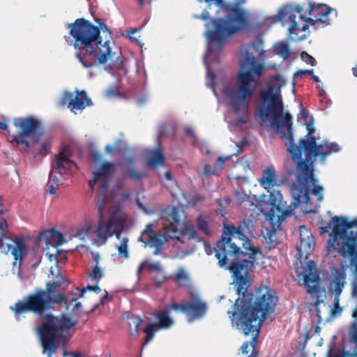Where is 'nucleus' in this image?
I'll return each instance as SVG.
<instances>
[{
  "label": "nucleus",
  "instance_id": "obj_17",
  "mask_svg": "<svg viewBox=\"0 0 357 357\" xmlns=\"http://www.w3.org/2000/svg\"><path fill=\"white\" fill-rule=\"evenodd\" d=\"M91 105V99L84 91H76L75 96L69 91H65L60 100V105L67 106L75 114H77V111L81 112Z\"/></svg>",
  "mask_w": 357,
  "mask_h": 357
},
{
  "label": "nucleus",
  "instance_id": "obj_11",
  "mask_svg": "<svg viewBox=\"0 0 357 357\" xmlns=\"http://www.w3.org/2000/svg\"><path fill=\"white\" fill-rule=\"evenodd\" d=\"M13 122L18 130V135H10L11 141L16 142L17 144L24 145L26 149H29L30 144L26 137L32 136L33 142L36 144L44 133L41 122L33 116L15 118Z\"/></svg>",
  "mask_w": 357,
  "mask_h": 357
},
{
  "label": "nucleus",
  "instance_id": "obj_13",
  "mask_svg": "<svg viewBox=\"0 0 357 357\" xmlns=\"http://www.w3.org/2000/svg\"><path fill=\"white\" fill-rule=\"evenodd\" d=\"M164 215L169 222L165 229L171 231L172 236H175L174 239L184 243L185 239L192 240L198 238L197 231L192 225H185L180 231H178L180 215L178 209L176 206H171L165 209Z\"/></svg>",
  "mask_w": 357,
  "mask_h": 357
},
{
  "label": "nucleus",
  "instance_id": "obj_20",
  "mask_svg": "<svg viewBox=\"0 0 357 357\" xmlns=\"http://www.w3.org/2000/svg\"><path fill=\"white\" fill-rule=\"evenodd\" d=\"M52 168L61 175L66 174L73 167L76 166V163L70 160L68 154V149H63L58 155L54 156L52 162Z\"/></svg>",
  "mask_w": 357,
  "mask_h": 357
},
{
  "label": "nucleus",
  "instance_id": "obj_10",
  "mask_svg": "<svg viewBox=\"0 0 357 357\" xmlns=\"http://www.w3.org/2000/svg\"><path fill=\"white\" fill-rule=\"evenodd\" d=\"M317 266L314 261H309L306 264V268L303 271V285L306 288V291L315 301L311 305L310 311L312 314L318 317L321 321L320 310L319 305L324 303L326 297L325 289L321 287L320 277L316 271Z\"/></svg>",
  "mask_w": 357,
  "mask_h": 357
},
{
  "label": "nucleus",
  "instance_id": "obj_42",
  "mask_svg": "<svg viewBox=\"0 0 357 357\" xmlns=\"http://www.w3.org/2000/svg\"><path fill=\"white\" fill-rule=\"evenodd\" d=\"M66 296L69 298H75V301H73L71 305H70V307L73 304V309H72V311L73 312H75L82 307V303L80 302L77 301L78 297H80L79 296L78 292L73 294L71 296Z\"/></svg>",
  "mask_w": 357,
  "mask_h": 357
},
{
  "label": "nucleus",
  "instance_id": "obj_25",
  "mask_svg": "<svg viewBox=\"0 0 357 357\" xmlns=\"http://www.w3.org/2000/svg\"><path fill=\"white\" fill-rule=\"evenodd\" d=\"M164 162L165 156L160 148L152 150L147 157V164L152 168L163 165Z\"/></svg>",
  "mask_w": 357,
  "mask_h": 357
},
{
  "label": "nucleus",
  "instance_id": "obj_44",
  "mask_svg": "<svg viewBox=\"0 0 357 357\" xmlns=\"http://www.w3.org/2000/svg\"><path fill=\"white\" fill-rule=\"evenodd\" d=\"M333 304L334 308L332 311V314L333 315L340 314L342 311V308L340 306V297H338V296H335Z\"/></svg>",
  "mask_w": 357,
  "mask_h": 357
},
{
  "label": "nucleus",
  "instance_id": "obj_48",
  "mask_svg": "<svg viewBox=\"0 0 357 357\" xmlns=\"http://www.w3.org/2000/svg\"><path fill=\"white\" fill-rule=\"evenodd\" d=\"M291 10L292 14H294V12H295V13L299 14V16H300L301 15L302 11H303V7L301 6H300V5H296L294 8L289 7V6H287L284 9H282V10Z\"/></svg>",
  "mask_w": 357,
  "mask_h": 357
},
{
  "label": "nucleus",
  "instance_id": "obj_3",
  "mask_svg": "<svg viewBox=\"0 0 357 357\" xmlns=\"http://www.w3.org/2000/svg\"><path fill=\"white\" fill-rule=\"evenodd\" d=\"M70 45L77 51L75 56L85 68L109 63L111 69H120L124 62L119 49L114 48L112 33L107 26H99L80 17L68 24Z\"/></svg>",
  "mask_w": 357,
  "mask_h": 357
},
{
  "label": "nucleus",
  "instance_id": "obj_29",
  "mask_svg": "<svg viewBox=\"0 0 357 357\" xmlns=\"http://www.w3.org/2000/svg\"><path fill=\"white\" fill-rule=\"evenodd\" d=\"M345 279L346 275L344 273H337L335 275V278L331 283L335 296H338V297H340L346 283Z\"/></svg>",
  "mask_w": 357,
  "mask_h": 357
},
{
  "label": "nucleus",
  "instance_id": "obj_61",
  "mask_svg": "<svg viewBox=\"0 0 357 357\" xmlns=\"http://www.w3.org/2000/svg\"><path fill=\"white\" fill-rule=\"evenodd\" d=\"M130 197V194L129 192H126L121 195V199L122 200H126L129 199Z\"/></svg>",
  "mask_w": 357,
  "mask_h": 357
},
{
  "label": "nucleus",
  "instance_id": "obj_22",
  "mask_svg": "<svg viewBox=\"0 0 357 357\" xmlns=\"http://www.w3.org/2000/svg\"><path fill=\"white\" fill-rule=\"evenodd\" d=\"M163 226L164 233L163 234H155L151 235L150 238L147 239V243L151 248H154L153 251L154 255H159L162 252V248L165 243L169 241L170 240L174 239L175 236H172L171 231H167Z\"/></svg>",
  "mask_w": 357,
  "mask_h": 357
},
{
  "label": "nucleus",
  "instance_id": "obj_56",
  "mask_svg": "<svg viewBox=\"0 0 357 357\" xmlns=\"http://www.w3.org/2000/svg\"><path fill=\"white\" fill-rule=\"evenodd\" d=\"M198 18H200L203 20H207L210 18V15L208 11L204 10L202 14L197 17Z\"/></svg>",
  "mask_w": 357,
  "mask_h": 357
},
{
  "label": "nucleus",
  "instance_id": "obj_51",
  "mask_svg": "<svg viewBox=\"0 0 357 357\" xmlns=\"http://www.w3.org/2000/svg\"><path fill=\"white\" fill-rule=\"evenodd\" d=\"M91 158L94 162H99L102 160V155L98 151H93L91 153Z\"/></svg>",
  "mask_w": 357,
  "mask_h": 357
},
{
  "label": "nucleus",
  "instance_id": "obj_15",
  "mask_svg": "<svg viewBox=\"0 0 357 357\" xmlns=\"http://www.w3.org/2000/svg\"><path fill=\"white\" fill-rule=\"evenodd\" d=\"M278 17L279 20H282L285 17H287L291 22V26L289 29V36L291 40H298L302 39L301 37L298 36L296 31L301 30L303 31H305L308 29L309 25L314 26L315 25L316 22H318V20H317V17H314L315 19L310 17L307 18L301 15L298 16V17L299 20L302 21V24H300L296 21V15L292 14L291 10H280Z\"/></svg>",
  "mask_w": 357,
  "mask_h": 357
},
{
  "label": "nucleus",
  "instance_id": "obj_33",
  "mask_svg": "<svg viewBox=\"0 0 357 357\" xmlns=\"http://www.w3.org/2000/svg\"><path fill=\"white\" fill-rule=\"evenodd\" d=\"M350 356L347 351L336 349L333 344H331L328 347L327 357H347Z\"/></svg>",
  "mask_w": 357,
  "mask_h": 357
},
{
  "label": "nucleus",
  "instance_id": "obj_63",
  "mask_svg": "<svg viewBox=\"0 0 357 357\" xmlns=\"http://www.w3.org/2000/svg\"><path fill=\"white\" fill-rule=\"evenodd\" d=\"M165 176L167 181H170L172 179V176L170 172H166L165 174Z\"/></svg>",
  "mask_w": 357,
  "mask_h": 357
},
{
  "label": "nucleus",
  "instance_id": "obj_14",
  "mask_svg": "<svg viewBox=\"0 0 357 357\" xmlns=\"http://www.w3.org/2000/svg\"><path fill=\"white\" fill-rule=\"evenodd\" d=\"M123 228V220L116 216L111 217L105 222H100L96 229L100 244H105L113 235H115L117 239H120Z\"/></svg>",
  "mask_w": 357,
  "mask_h": 357
},
{
  "label": "nucleus",
  "instance_id": "obj_30",
  "mask_svg": "<svg viewBox=\"0 0 357 357\" xmlns=\"http://www.w3.org/2000/svg\"><path fill=\"white\" fill-rule=\"evenodd\" d=\"M119 240L120 241V244L116 246L118 249V257L128 259L129 257L128 238L120 236V239Z\"/></svg>",
  "mask_w": 357,
  "mask_h": 357
},
{
  "label": "nucleus",
  "instance_id": "obj_57",
  "mask_svg": "<svg viewBox=\"0 0 357 357\" xmlns=\"http://www.w3.org/2000/svg\"><path fill=\"white\" fill-rule=\"evenodd\" d=\"M115 150L116 149L111 145H107L105 146V151L109 154L114 153Z\"/></svg>",
  "mask_w": 357,
  "mask_h": 357
},
{
  "label": "nucleus",
  "instance_id": "obj_5",
  "mask_svg": "<svg viewBox=\"0 0 357 357\" xmlns=\"http://www.w3.org/2000/svg\"><path fill=\"white\" fill-rule=\"evenodd\" d=\"M209 3L214 1L225 11L231 12L224 17L211 20L213 30L207 31L209 40L208 50L213 52L215 48L220 49L225 40L236 33L245 29L249 23V15L247 11L241 6L245 0H198Z\"/></svg>",
  "mask_w": 357,
  "mask_h": 357
},
{
  "label": "nucleus",
  "instance_id": "obj_46",
  "mask_svg": "<svg viewBox=\"0 0 357 357\" xmlns=\"http://www.w3.org/2000/svg\"><path fill=\"white\" fill-rule=\"evenodd\" d=\"M119 93V89L116 86H112L105 91V96L108 98L116 96Z\"/></svg>",
  "mask_w": 357,
  "mask_h": 357
},
{
  "label": "nucleus",
  "instance_id": "obj_24",
  "mask_svg": "<svg viewBox=\"0 0 357 357\" xmlns=\"http://www.w3.org/2000/svg\"><path fill=\"white\" fill-rule=\"evenodd\" d=\"M14 243L15 245H9L8 250L11 251L15 262L21 261L26 255V245L22 238H16Z\"/></svg>",
  "mask_w": 357,
  "mask_h": 357
},
{
  "label": "nucleus",
  "instance_id": "obj_47",
  "mask_svg": "<svg viewBox=\"0 0 357 357\" xmlns=\"http://www.w3.org/2000/svg\"><path fill=\"white\" fill-rule=\"evenodd\" d=\"M147 268L150 272L153 271L160 272V271H162L160 262L150 263L148 264Z\"/></svg>",
  "mask_w": 357,
  "mask_h": 357
},
{
  "label": "nucleus",
  "instance_id": "obj_40",
  "mask_svg": "<svg viewBox=\"0 0 357 357\" xmlns=\"http://www.w3.org/2000/svg\"><path fill=\"white\" fill-rule=\"evenodd\" d=\"M52 144L50 141H45L42 143L40 149L37 152V155L43 156L47 155L51 149Z\"/></svg>",
  "mask_w": 357,
  "mask_h": 357
},
{
  "label": "nucleus",
  "instance_id": "obj_27",
  "mask_svg": "<svg viewBox=\"0 0 357 357\" xmlns=\"http://www.w3.org/2000/svg\"><path fill=\"white\" fill-rule=\"evenodd\" d=\"M174 282L179 287H186L190 282L189 274L184 268H179L174 277Z\"/></svg>",
  "mask_w": 357,
  "mask_h": 357
},
{
  "label": "nucleus",
  "instance_id": "obj_54",
  "mask_svg": "<svg viewBox=\"0 0 357 357\" xmlns=\"http://www.w3.org/2000/svg\"><path fill=\"white\" fill-rule=\"evenodd\" d=\"M48 181H52V183L55 184L56 187L59 186V179L56 176H54L52 171H51L50 173Z\"/></svg>",
  "mask_w": 357,
  "mask_h": 357
},
{
  "label": "nucleus",
  "instance_id": "obj_43",
  "mask_svg": "<svg viewBox=\"0 0 357 357\" xmlns=\"http://www.w3.org/2000/svg\"><path fill=\"white\" fill-rule=\"evenodd\" d=\"M350 340L357 347V324H352L351 331L349 332Z\"/></svg>",
  "mask_w": 357,
  "mask_h": 357
},
{
  "label": "nucleus",
  "instance_id": "obj_2",
  "mask_svg": "<svg viewBox=\"0 0 357 357\" xmlns=\"http://www.w3.org/2000/svg\"><path fill=\"white\" fill-rule=\"evenodd\" d=\"M260 103L257 111V118L262 122L272 120V126L281 139H285L287 151L291 157L286 159L284 168L289 176L296 172L298 181H314V163L317 157L322 164L326 157L340 151L335 142L323 141L317 144L313 135L314 128L313 123L307 124L308 133L298 142L294 143L292 116L289 112L283 116L284 104L280 89L269 86L259 93Z\"/></svg>",
  "mask_w": 357,
  "mask_h": 357
},
{
  "label": "nucleus",
  "instance_id": "obj_32",
  "mask_svg": "<svg viewBox=\"0 0 357 357\" xmlns=\"http://www.w3.org/2000/svg\"><path fill=\"white\" fill-rule=\"evenodd\" d=\"M9 238L8 225L6 219L0 220V248L3 246V240Z\"/></svg>",
  "mask_w": 357,
  "mask_h": 357
},
{
  "label": "nucleus",
  "instance_id": "obj_41",
  "mask_svg": "<svg viewBox=\"0 0 357 357\" xmlns=\"http://www.w3.org/2000/svg\"><path fill=\"white\" fill-rule=\"evenodd\" d=\"M301 58L306 63L310 64L312 66H315V63H316L315 59L313 56H312L311 55H310L307 52H303L301 54Z\"/></svg>",
  "mask_w": 357,
  "mask_h": 357
},
{
  "label": "nucleus",
  "instance_id": "obj_9",
  "mask_svg": "<svg viewBox=\"0 0 357 357\" xmlns=\"http://www.w3.org/2000/svg\"><path fill=\"white\" fill-rule=\"evenodd\" d=\"M259 183L270 193L268 202L271 207L267 214L268 220L273 225V228L275 225L278 227L286 217L291 214V206H287V202L283 201L280 190H270L276 185L275 172L273 169L268 167L264 171L263 177L259 179Z\"/></svg>",
  "mask_w": 357,
  "mask_h": 357
},
{
  "label": "nucleus",
  "instance_id": "obj_64",
  "mask_svg": "<svg viewBox=\"0 0 357 357\" xmlns=\"http://www.w3.org/2000/svg\"><path fill=\"white\" fill-rule=\"evenodd\" d=\"M185 132L188 135H192L193 134V130L189 128H185Z\"/></svg>",
  "mask_w": 357,
  "mask_h": 357
},
{
  "label": "nucleus",
  "instance_id": "obj_16",
  "mask_svg": "<svg viewBox=\"0 0 357 357\" xmlns=\"http://www.w3.org/2000/svg\"><path fill=\"white\" fill-rule=\"evenodd\" d=\"M169 310L166 308L161 312L153 313V317L158 320L157 322L149 324L143 329V332L146 334L144 342L142 347L148 344L153 338L155 332L160 329L169 328L173 324V319L169 317Z\"/></svg>",
  "mask_w": 357,
  "mask_h": 357
},
{
  "label": "nucleus",
  "instance_id": "obj_37",
  "mask_svg": "<svg viewBox=\"0 0 357 357\" xmlns=\"http://www.w3.org/2000/svg\"><path fill=\"white\" fill-rule=\"evenodd\" d=\"M166 309L169 310V312L172 310H180L186 314V301L181 303H173L170 304L167 307H166Z\"/></svg>",
  "mask_w": 357,
  "mask_h": 357
},
{
  "label": "nucleus",
  "instance_id": "obj_38",
  "mask_svg": "<svg viewBox=\"0 0 357 357\" xmlns=\"http://www.w3.org/2000/svg\"><path fill=\"white\" fill-rule=\"evenodd\" d=\"M167 280V277L163 272L161 271L158 272L157 274L153 278V282L157 286H160Z\"/></svg>",
  "mask_w": 357,
  "mask_h": 357
},
{
  "label": "nucleus",
  "instance_id": "obj_52",
  "mask_svg": "<svg viewBox=\"0 0 357 357\" xmlns=\"http://www.w3.org/2000/svg\"><path fill=\"white\" fill-rule=\"evenodd\" d=\"M313 71H314L313 69H310V70H300L296 71L294 73V77L311 75V74L313 73Z\"/></svg>",
  "mask_w": 357,
  "mask_h": 357
},
{
  "label": "nucleus",
  "instance_id": "obj_28",
  "mask_svg": "<svg viewBox=\"0 0 357 357\" xmlns=\"http://www.w3.org/2000/svg\"><path fill=\"white\" fill-rule=\"evenodd\" d=\"M114 172L115 165L110 162L105 161L94 173L96 174V178L99 179L101 176L110 177Z\"/></svg>",
  "mask_w": 357,
  "mask_h": 357
},
{
  "label": "nucleus",
  "instance_id": "obj_7",
  "mask_svg": "<svg viewBox=\"0 0 357 357\" xmlns=\"http://www.w3.org/2000/svg\"><path fill=\"white\" fill-rule=\"evenodd\" d=\"M332 225L333 228L328 241L329 249L336 250L342 257L349 256L351 264L357 271V231H348L357 227V218L349 221L345 217L334 216L328 222L322 220L319 227L320 234L328 232Z\"/></svg>",
  "mask_w": 357,
  "mask_h": 357
},
{
  "label": "nucleus",
  "instance_id": "obj_53",
  "mask_svg": "<svg viewBox=\"0 0 357 357\" xmlns=\"http://www.w3.org/2000/svg\"><path fill=\"white\" fill-rule=\"evenodd\" d=\"M215 169L214 168H213L209 165H205V166H204V174L205 176H208V175H211V174H215Z\"/></svg>",
  "mask_w": 357,
  "mask_h": 357
},
{
  "label": "nucleus",
  "instance_id": "obj_31",
  "mask_svg": "<svg viewBox=\"0 0 357 357\" xmlns=\"http://www.w3.org/2000/svg\"><path fill=\"white\" fill-rule=\"evenodd\" d=\"M274 52L283 59H287L291 54L288 44L284 43L277 44L274 47Z\"/></svg>",
  "mask_w": 357,
  "mask_h": 357
},
{
  "label": "nucleus",
  "instance_id": "obj_19",
  "mask_svg": "<svg viewBox=\"0 0 357 357\" xmlns=\"http://www.w3.org/2000/svg\"><path fill=\"white\" fill-rule=\"evenodd\" d=\"M123 154L124 156L123 162L130 166V167L123 171V177L135 181H141L145 176V174L142 172L137 171L134 167L136 159L133 155L132 149L125 147L123 149Z\"/></svg>",
  "mask_w": 357,
  "mask_h": 357
},
{
  "label": "nucleus",
  "instance_id": "obj_6",
  "mask_svg": "<svg viewBox=\"0 0 357 357\" xmlns=\"http://www.w3.org/2000/svg\"><path fill=\"white\" fill-rule=\"evenodd\" d=\"M60 287L59 282H48L45 290L41 288L35 289L33 293L24 296L23 300L18 301L14 305L10 306V310L16 317L27 312L41 317L56 304L68 310L75 298H69L66 295L60 293Z\"/></svg>",
  "mask_w": 357,
  "mask_h": 357
},
{
  "label": "nucleus",
  "instance_id": "obj_21",
  "mask_svg": "<svg viewBox=\"0 0 357 357\" xmlns=\"http://www.w3.org/2000/svg\"><path fill=\"white\" fill-rule=\"evenodd\" d=\"M207 308V304L199 296H195L191 301H186V315L191 320L202 318L205 315Z\"/></svg>",
  "mask_w": 357,
  "mask_h": 357
},
{
  "label": "nucleus",
  "instance_id": "obj_55",
  "mask_svg": "<svg viewBox=\"0 0 357 357\" xmlns=\"http://www.w3.org/2000/svg\"><path fill=\"white\" fill-rule=\"evenodd\" d=\"M0 129L3 131H5L7 134L9 135V136L11 135L10 133V130H8L6 121H0Z\"/></svg>",
  "mask_w": 357,
  "mask_h": 357
},
{
  "label": "nucleus",
  "instance_id": "obj_23",
  "mask_svg": "<svg viewBox=\"0 0 357 357\" xmlns=\"http://www.w3.org/2000/svg\"><path fill=\"white\" fill-rule=\"evenodd\" d=\"M331 8L326 4L309 3L308 15L317 17V20L321 23L329 24L328 15Z\"/></svg>",
  "mask_w": 357,
  "mask_h": 357
},
{
  "label": "nucleus",
  "instance_id": "obj_49",
  "mask_svg": "<svg viewBox=\"0 0 357 357\" xmlns=\"http://www.w3.org/2000/svg\"><path fill=\"white\" fill-rule=\"evenodd\" d=\"M155 234L153 231L152 229V225L151 224H149L146 225V229L144 230L142 235L144 237H146L147 239L150 238L151 235H154Z\"/></svg>",
  "mask_w": 357,
  "mask_h": 357
},
{
  "label": "nucleus",
  "instance_id": "obj_60",
  "mask_svg": "<svg viewBox=\"0 0 357 357\" xmlns=\"http://www.w3.org/2000/svg\"><path fill=\"white\" fill-rule=\"evenodd\" d=\"M352 316L354 318V321L353 324H357V307L354 309Z\"/></svg>",
  "mask_w": 357,
  "mask_h": 357
},
{
  "label": "nucleus",
  "instance_id": "obj_18",
  "mask_svg": "<svg viewBox=\"0 0 357 357\" xmlns=\"http://www.w3.org/2000/svg\"><path fill=\"white\" fill-rule=\"evenodd\" d=\"M300 231V242L297 244L296 249L298 255L300 258L305 257V258L310 254L314 249L315 241L314 236L310 231L305 225H301L299 227Z\"/></svg>",
  "mask_w": 357,
  "mask_h": 357
},
{
  "label": "nucleus",
  "instance_id": "obj_39",
  "mask_svg": "<svg viewBox=\"0 0 357 357\" xmlns=\"http://www.w3.org/2000/svg\"><path fill=\"white\" fill-rule=\"evenodd\" d=\"M93 291L94 292L98 294L101 291V289L98 285V283L96 285H88L86 287H83L82 289H77V292L79 293V296L80 297L83 296L84 293L87 291Z\"/></svg>",
  "mask_w": 357,
  "mask_h": 357
},
{
  "label": "nucleus",
  "instance_id": "obj_45",
  "mask_svg": "<svg viewBox=\"0 0 357 357\" xmlns=\"http://www.w3.org/2000/svg\"><path fill=\"white\" fill-rule=\"evenodd\" d=\"M204 200V197L199 193H196L193 195H192L190 198L189 203L195 206L197 203L202 202Z\"/></svg>",
  "mask_w": 357,
  "mask_h": 357
},
{
  "label": "nucleus",
  "instance_id": "obj_59",
  "mask_svg": "<svg viewBox=\"0 0 357 357\" xmlns=\"http://www.w3.org/2000/svg\"><path fill=\"white\" fill-rule=\"evenodd\" d=\"M98 179H96V174L93 172V179L90 181L89 184V186L90 188L93 190L95 184L96 183V182L98 181Z\"/></svg>",
  "mask_w": 357,
  "mask_h": 357
},
{
  "label": "nucleus",
  "instance_id": "obj_8",
  "mask_svg": "<svg viewBox=\"0 0 357 357\" xmlns=\"http://www.w3.org/2000/svg\"><path fill=\"white\" fill-rule=\"evenodd\" d=\"M77 323V319L66 314L55 316L50 313L44 316L37 328L43 354L47 357H52L59 344L73 336L70 331Z\"/></svg>",
  "mask_w": 357,
  "mask_h": 357
},
{
  "label": "nucleus",
  "instance_id": "obj_62",
  "mask_svg": "<svg viewBox=\"0 0 357 357\" xmlns=\"http://www.w3.org/2000/svg\"><path fill=\"white\" fill-rule=\"evenodd\" d=\"M145 262L142 263L137 268V274H140L144 268Z\"/></svg>",
  "mask_w": 357,
  "mask_h": 357
},
{
  "label": "nucleus",
  "instance_id": "obj_26",
  "mask_svg": "<svg viewBox=\"0 0 357 357\" xmlns=\"http://www.w3.org/2000/svg\"><path fill=\"white\" fill-rule=\"evenodd\" d=\"M211 218L208 215H199L197 217V229L206 236H209L212 233L211 229Z\"/></svg>",
  "mask_w": 357,
  "mask_h": 357
},
{
  "label": "nucleus",
  "instance_id": "obj_4",
  "mask_svg": "<svg viewBox=\"0 0 357 357\" xmlns=\"http://www.w3.org/2000/svg\"><path fill=\"white\" fill-rule=\"evenodd\" d=\"M240 54L242 56L239 62L241 69L236 84L222 90L227 106L237 116L238 126L248 123L250 105L266 68L264 63L258 62L255 56H261L264 54L262 38L257 36L250 44L242 46Z\"/></svg>",
  "mask_w": 357,
  "mask_h": 357
},
{
  "label": "nucleus",
  "instance_id": "obj_35",
  "mask_svg": "<svg viewBox=\"0 0 357 357\" xmlns=\"http://www.w3.org/2000/svg\"><path fill=\"white\" fill-rule=\"evenodd\" d=\"M234 195L236 204H242L248 198V195L243 190H236Z\"/></svg>",
  "mask_w": 357,
  "mask_h": 357
},
{
  "label": "nucleus",
  "instance_id": "obj_12",
  "mask_svg": "<svg viewBox=\"0 0 357 357\" xmlns=\"http://www.w3.org/2000/svg\"><path fill=\"white\" fill-rule=\"evenodd\" d=\"M295 174L296 176V181L300 185H305L311 183L314 187L312 190L307 186L304 188L301 187L298 193L294 196V202H292L289 206H291L293 210L297 207L300 203H303L306 207L309 206V208L305 209L306 213L315 212L316 209L320 206V203L323 200V187L316 185L317 179L314 176V181H313L310 180L307 182H300L298 180L297 173L296 172L294 175Z\"/></svg>",
  "mask_w": 357,
  "mask_h": 357
},
{
  "label": "nucleus",
  "instance_id": "obj_34",
  "mask_svg": "<svg viewBox=\"0 0 357 357\" xmlns=\"http://www.w3.org/2000/svg\"><path fill=\"white\" fill-rule=\"evenodd\" d=\"M102 276V271L101 268L98 266V265H96L93 268L92 272L89 275V278L95 280L96 283L99 282Z\"/></svg>",
  "mask_w": 357,
  "mask_h": 357
},
{
  "label": "nucleus",
  "instance_id": "obj_50",
  "mask_svg": "<svg viewBox=\"0 0 357 357\" xmlns=\"http://www.w3.org/2000/svg\"><path fill=\"white\" fill-rule=\"evenodd\" d=\"M57 187H56L55 184L52 183V181H48L46 185V192L47 193H50L51 195H54L56 193L55 189Z\"/></svg>",
  "mask_w": 357,
  "mask_h": 357
},
{
  "label": "nucleus",
  "instance_id": "obj_36",
  "mask_svg": "<svg viewBox=\"0 0 357 357\" xmlns=\"http://www.w3.org/2000/svg\"><path fill=\"white\" fill-rule=\"evenodd\" d=\"M51 234V237L52 238H55V242H54V246H59V245H61L63 244V241H64V239H63V234L55 230V229H52L50 232Z\"/></svg>",
  "mask_w": 357,
  "mask_h": 357
},
{
  "label": "nucleus",
  "instance_id": "obj_1",
  "mask_svg": "<svg viewBox=\"0 0 357 357\" xmlns=\"http://www.w3.org/2000/svg\"><path fill=\"white\" fill-rule=\"evenodd\" d=\"M246 226L245 220L238 227L225 225L221 239L217 241L213 250L218 265L232 273L238 295L234 305L235 310L227 312L229 317L232 322L235 320L237 328L245 335H252L250 342L242 344V354H248L250 346L252 351L248 357H257L255 347L260 328L266 316L274 311L278 298L275 291L266 286L259 287L255 293L248 291V273L254 266L258 250L250 246L245 247V251H243L234 242L235 235L240 240L245 238L243 229Z\"/></svg>",
  "mask_w": 357,
  "mask_h": 357
},
{
  "label": "nucleus",
  "instance_id": "obj_58",
  "mask_svg": "<svg viewBox=\"0 0 357 357\" xmlns=\"http://www.w3.org/2000/svg\"><path fill=\"white\" fill-rule=\"evenodd\" d=\"M226 160V158L219 157L218 158V164L219 165L220 169H222L223 164Z\"/></svg>",
  "mask_w": 357,
  "mask_h": 357
}]
</instances>
